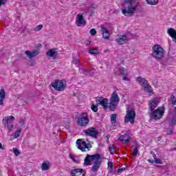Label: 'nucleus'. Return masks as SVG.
I'll list each match as a JSON object with an SVG mask.
<instances>
[{"mask_svg":"<svg viewBox=\"0 0 176 176\" xmlns=\"http://www.w3.org/2000/svg\"><path fill=\"white\" fill-rule=\"evenodd\" d=\"M155 108H157V100L156 99H153L148 104V113L150 120H160L164 115V107H158L155 110Z\"/></svg>","mask_w":176,"mask_h":176,"instance_id":"1","label":"nucleus"},{"mask_svg":"<svg viewBox=\"0 0 176 176\" xmlns=\"http://www.w3.org/2000/svg\"><path fill=\"white\" fill-rule=\"evenodd\" d=\"M124 9L122 10V13L124 16L131 17L137 11L138 4H134L133 0H124Z\"/></svg>","mask_w":176,"mask_h":176,"instance_id":"2","label":"nucleus"},{"mask_svg":"<svg viewBox=\"0 0 176 176\" xmlns=\"http://www.w3.org/2000/svg\"><path fill=\"white\" fill-rule=\"evenodd\" d=\"M152 56L156 60H162L164 57V49L160 45H155L153 47Z\"/></svg>","mask_w":176,"mask_h":176,"instance_id":"3","label":"nucleus"},{"mask_svg":"<svg viewBox=\"0 0 176 176\" xmlns=\"http://www.w3.org/2000/svg\"><path fill=\"white\" fill-rule=\"evenodd\" d=\"M137 80L141 86H142L144 91H147V93H153V89L152 87L148 83V80L146 79L142 78V76H139L137 78Z\"/></svg>","mask_w":176,"mask_h":176,"instance_id":"4","label":"nucleus"},{"mask_svg":"<svg viewBox=\"0 0 176 176\" xmlns=\"http://www.w3.org/2000/svg\"><path fill=\"white\" fill-rule=\"evenodd\" d=\"M89 116H87V113H82L77 118V123L78 126L81 127H86L87 124H89Z\"/></svg>","mask_w":176,"mask_h":176,"instance_id":"5","label":"nucleus"},{"mask_svg":"<svg viewBox=\"0 0 176 176\" xmlns=\"http://www.w3.org/2000/svg\"><path fill=\"white\" fill-rule=\"evenodd\" d=\"M51 86L56 90V91H64L65 90V84L61 80H54Z\"/></svg>","mask_w":176,"mask_h":176,"instance_id":"6","label":"nucleus"},{"mask_svg":"<svg viewBox=\"0 0 176 176\" xmlns=\"http://www.w3.org/2000/svg\"><path fill=\"white\" fill-rule=\"evenodd\" d=\"M100 159H101V155L99 153L94 155L87 154L84 161V166H91L92 160H100Z\"/></svg>","mask_w":176,"mask_h":176,"instance_id":"7","label":"nucleus"},{"mask_svg":"<svg viewBox=\"0 0 176 176\" xmlns=\"http://www.w3.org/2000/svg\"><path fill=\"white\" fill-rule=\"evenodd\" d=\"M13 122H14V117L13 116L5 117L3 119V123L10 131H13Z\"/></svg>","mask_w":176,"mask_h":176,"instance_id":"8","label":"nucleus"},{"mask_svg":"<svg viewBox=\"0 0 176 176\" xmlns=\"http://www.w3.org/2000/svg\"><path fill=\"white\" fill-rule=\"evenodd\" d=\"M135 120V111L133 109H129L126 111V114L124 117V123H134V120Z\"/></svg>","mask_w":176,"mask_h":176,"instance_id":"9","label":"nucleus"},{"mask_svg":"<svg viewBox=\"0 0 176 176\" xmlns=\"http://www.w3.org/2000/svg\"><path fill=\"white\" fill-rule=\"evenodd\" d=\"M83 133L85 135L91 137V138L97 139V137H98V131L96 130L94 127L88 128L87 130H84Z\"/></svg>","mask_w":176,"mask_h":176,"instance_id":"10","label":"nucleus"},{"mask_svg":"<svg viewBox=\"0 0 176 176\" xmlns=\"http://www.w3.org/2000/svg\"><path fill=\"white\" fill-rule=\"evenodd\" d=\"M76 145L78 146V149H80L82 152H86V149H89V145L86 142L82 140V139L77 140Z\"/></svg>","mask_w":176,"mask_h":176,"instance_id":"11","label":"nucleus"},{"mask_svg":"<svg viewBox=\"0 0 176 176\" xmlns=\"http://www.w3.org/2000/svg\"><path fill=\"white\" fill-rule=\"evenodd\" d=\"M76 24L77 27H81V25H86V20L83 16V14H78L76 17Z\"/></svg>","mask_w":176,"mask_h":176,"instance_id":"12","label":"nucleus"},{"mask_svg":"<svg viewBox=\"0 0 176 176\" xmlns=\"http://www.w3.org/2000/svg\"><path fill=\"white\" fill-rule=\"evenodd\" d=\"M96 101L98 105H101L104 109L108 108V99L102 97H97Z\"/></svg>","mask_w":176,"mask_h":176,"instance_id":"13","label":"nucleus"},{"mask_svg":"<svg viewBox=\"0 0 176 176\" xmlns=\"http://www.w3.org/2000/svg\"><path fill=\"white\" fill-rule=\"evenodd\" d=\"M82 168H76L72 169L71 170V175L72 176H85V173H83Z\"/></svg>","mask_w":176,"mask_h":176,"instance_id":"14","label":"nucleus"},{"mask_svg":"<svg viewBox=\"0 0 176 176\" xmlns=\"http://www.w3.org/2000/svg\"><path fill=\"white\" fill-rule=\"evenodd\" d=\"M25 54H26L27 57H28V58L31 59L34 58V57H36V56L39 54V50H35L33 52L25 51Z\"/></svg>","mask_w":176,"mask_h":176,"instance_id":"15","label":"nucleus"},{"mask_svg":"<svg viewBox=\"0 0 176 176\" xmlns=\"http://www.w3.org/2000/svg\"><path fill=\"white\" fill-rule=\"evenodd\" d=\"M58 54V52L56 51V49H50L47 52V56L52 57V58H54V60H56V58H57Z\"/></svg>","mask_w":176,"mask_h":176,"instance_id":"16","label":"nucleus"},{"mask_svg":"<svg viewBox=\"0 0 176 176\" xmlns=\"http://www.w3.org/2000/svg\"><path fill=\"white\" fill-rule=\"evenodd\" d=\"M100 166H101V161H100V160H96L94 162V165L91 167V171H93V173H96L98 171V168H100Z\"/></svg>","mask_w":176,"mask_h":176,"instance_id":"17","label":"nucleus"},{"mask_svg":"<svg viewBox=\"0 0 176 176\" xmlns=\"http://www.w3.org/2000/svg\"><path fill=\"white\" fill-rule=\"evenodd\" d=\"M116 42L119 43V45H123L127 42V36H126V35L119 36L118 38L116 39Z\"/></svg>","mask_w":176,"mask_h":176,"instance_id":"18","label":"nucleus"},{"mask_svg":"<svg viewBox=\"0 0 176 176\" xmlns=\"http://www.w3.org/2000/svg\"><path fill=\"white\" fill-rule=\"evenodd\" d=\"M101 32H102V38H104V39H109L111 34L107 28L102 27Z\"/></svg>","mask_w":176,"mask_h":176,"instance_id":"19","label":"nucleus"},{"mask_svg":"<svg viewBox=\"0 0 176 176\" xmlns=\"http://www.w3.org/2000/svg\"><path fill=\"white\" fill-rule=\"evenodd\" d=\"M168 35H170L173 38V41L176 42V31L174 28H169L167 31Z\"/></svg>","mask_w":176,"mask_h":176,"instance_id":"20","label":"nucleus"},{"mask_svg":"<svg viewBox=\"0 0 176 176\" xmlns=\"http://www.w3.org/2000/svg\"><path fill=\"white\" fill-rule=\"evenodd\" d=\"M6 98V92L5 89H0V105H3V100Z\"/></svg>","mask_w":176,"mask_h":176,"instance_id":"21","label":"nucleus"},{"mask_svg":"<svg viewBox=\"0 0 176 176\" xmlns=\"http://www.w3.org/2000/svg\"><path fill=\"white\" fill-rule=\"evenodd\" d=\"M119 96L118 95L116 91L113 92L111 98V101L119 104Z\"/></svg>","mask_w":176,"mask_h":176,"instance_id":"22","label":"nucleus"},{"mask_svg":"<svg viewBox=\"0 0 176 176\" xmlns=\"http://www.w3.org/2000/svg\"><path fill=\"white\" fill-rule=\"evenodd\" d=\"M129 137V133L126 132L124 133V135H122L120 137V140L122 142H130V138Z\"/></svg>","mask_w":176,"mask_h":176,"instance_id":"23","label":"nucleus"},{"mask_svg":"<svg viewBox=\"0 0 176 176\" xmlns=\"http://www.w3.org/2000/svg\"><path fill=\"white\" fill-rule=\"evenodd\" d=\"M110 118H111V123L114 126H118V121L116 120V118H118V115H116V113L111 114L110 116Z\"/></svg>","mask_w":176,"mask_h":176,"instance_id":"24","label":"nucleus"},{"mask_svg":"<svg viewBox=\"0 0 176 176\" xmlns=\"http://www.w3.org/2000/svg\"><path fill=\"white\" fill-rule=\"evenodd\" d=\"M117 107H118V103L110 101L109 107L110 111H115V109H116Z\"/></svg>","mask_w":176,"mask_h":176,"instance_id":"25","label":"nucleus"},{"mask_svg":"<svg viewBox=\"0 0 176 176\" xmlns=\"http://www.w3.org/2000/svg\"><path fill=\"white\" fill-rule=\"evenodd\" d=\"M119 73L122 76H127V69L124 67H120L119 68Z\"/></svg>","mask_w":176,"mask_h":176,"instance_id":"26","label":"nucleus"},{"mask_svg":"<svg viewBox=\"0 0 176 176\" xmlns=\"http://www.w3.org/2000/svg\"><path fill=\"white\" fill-rule=\"evenodd\" d=\"M41 168L43 171H47L50 168V166H49V163L44 162L41 164Z\"/></svg>","mask_w":176,"mask_h":176,"instance_id":"27","label":"nucleus"},{"mask_svg":"<svg viewBox=\"0 0 176 176\" xmlns=\"http://www.w3.org/2000/svg\"><path fill=\"white\" fill-rule=\"evenodd\" d=\"M88 52L89 53V54H91V55H97L98 54V49L97 48H92V49H90Z\"/></svg>","mask_w":176,"mask_h":176,"instance_id":"28","label":"nucleus"},{"mask_svg":"<svg viewBox=\"0 0 176 176\" xmlns=\"http://www.w3.org/2000/svg\"><path fill=\"white\" fill-rule=\"evenodd\" d=\"M147 3L148 5H157L159 3V0H146Z\"/></svg>","mask_w":176,"mask_h":176,"instance_id":"29","label":"nucleus"},{"mask_svg":"<svg viewBox=\"0 0 176 176\" xmlns=\"http://www.w3.org/2000/svg\"><path fill=\"white\" fill-rule=\"evenodd\" d=\"M169 102L172 104L173 105H175L176 103V99L175 96L174 95H171L169 99Z\"/></svg>","mask_w":176,"mask_h":176,"instance_id":"30","label":"nucleus"},{"mask_svg":"<svg viewBox=\"0 0 176 176\" xmlns=\"http://www.w3.org/2000/svg\"><path fill=\"white\" fill-rule=\"evenodd\" d=\"M91 109L93 112H98V104H92L91 106Z\"/></svg>","mask_w":176,"mask_h":176,"instance_id":"31","label":"nucleus"},{"mask_svg":"<svg viewBox=\"0 0 176 176\" xmlns=\"http://www.w3.org/2000/svg\"><path fill=\"white\" fill-rule=\"evenodd\" d=\"M20 134H21V129L16 130V132L14 133V138H19V137H20Z\"/></svg>","mask_w":176,"mask_h":176,"instance_id":"32","label":"nucleus"},{"mask_svg":"<svg viewBox=\"0 0 176 176\" xmlns=\"http://www.w3.org/2000/svg\"><path fill=\"white\" fill-rule=\"evenodd\" d=\"M86 12L89 13L90 16H93V14L94 13V10L91 8V7L87 8Z\"/></svg>","mask_w":176,"mask_h":176,"instance_id":"33","label":"nucleus"},{"mask_svg":"<svg viewBox=\"0 0 176 176\" xmlns=\"http://www.w3.org/2000/svg\"><path fill=\"white\" fill-rule=\"evenodd\" d=\"M133 156H137V155H138V146H136L133 148Z\"/></svg>","mask_w":176,"mask_h":176,"instance_id":"34","label":"nucleus"},{"mask_svg":"<svg viewBox=\"0 0 176 176\" xmlns=\"http://www.w3.org/2000/svg\"><path fill=\"white\" fill-rule=\"evenodd\" d=\"M155 160V164H162L163 162L162 161V160L159 159V158H154Z\"/></svg>","mask_w":176,"mask_h":176,"instance_id":"35","label":"nucleus"},{"mask_svg":"<svg viewBox=\"0 0 176 176\" xmlns=\"http://www.w3.org/2000/svg\"><path fill=\"white\" fill-rule=\"evenodd\" d=\"M13 152L15 155V156H19V155H20V151H19V149L17 148H13Z\"/></svg>","mask_w":176,"mask_h":176,"instance_id":"36","label":"nucleus"},{"mask_svg":"<svg viewBox=\"0 0 176 176\" xmlns=\"http://www.w3.org/2000/svg\"><path fill=\"white\" fill-rule=\"evenodd\" d=\"M89 34H91V35L94 36L96 35V34H97V31L96 30V29H91L89 31Z\"/></svg>","mask_w":176,"mask_h":176,"instance_id":"37","label":"nucleus"},{"mask_svg":"<svg viewBox=\"0 0 176 176\" xmlns=\"http://www.w3.org/2000/svg\"><path fill=\"white\" fill-rule=\"evenodd\" d=\"M42 27H43V25H37L35 28L34 31H41V30H42Z\"/></svg>","mask_w":176,"mask_h":176,"instance_id":"38","label":"nucleus"},{"mask_svg":"<svg viewBox=\"0 0 176 176\" xmlns=\"http://www.w3.org/2000/svg\"><path fill=\"white\" fill-rule=\"evenodd\" d=\"M81 71H82V73L84 74V75H87L88 74L90 73L89 71H87V70L85 69H82Z\"/></svg>","mask_w":176,"mask_h":176,"instance_id":"39","label":"nucleus"},{"mask_svg":"<svg viewBox=\"0 0 176 176\" xmlns=\"http://www.w3.org/2000/svg\"><path fill=\"white\" fill-rule=\"evenodd\" d=\"M69 157L70 159H72V160H73V162H74V163H76L77 160H76V159H75V157H74V155L69 154Z\"/></svg>","mask_w":176,"mask_h":176,"instance_id":"40","label":"nucleus"},{"mask_svg":"<svg viewBox=\"0 0 176 176\" xmlns=\"http://www.w3.org/2000/svg\"><path fill=\"white\" fill-rule=\"evenodd\" d=\"M109 151L110 153H113V152H115V147H113V146H110V147L109 148Z\"/></svg>","mask_w":176,"mask_h":176,"instance_id":"41","label":"nucleus"},{"mask_svg":"<svg viewBox=\"0 0 176 176\" xmlns=\"http://www.w3.org/2000/svg\"><path fill=\"white\" fill-rule=\"evenodd\" d=\"M166 133H167V135H171V134H173V130L170 129H168L166 130Z\"/></svg>","mask_w":176,"mask_h":176,"instance_id":"42","label":"nucleus"},{"mask_svg":"<svg viewBox=\"0 0 176 176\" xmlns=\"http://www.w3.org/2000/svg\"><path fill=\"white\" fill-rule=\"evenodd\" d=\"M124 170H126V168H118L117 170V173H123V171H124Z\"/></svg>","mask_w":176,"mask_h":176,"instance_id":"43","label":"nucleus"},{"mask_svg":"<svg viewBox=\"0 0 176 176\" xmlns=\"http://www.w3.org/2000/svg\"><path fill=\"white\" fill-rule=\"evenodd\" d=\"M8 2V0H0V6H2V5H5Z\"/></svg>","mask_w":176,"mask_h":176,"instance_id":"44","label":"nucleus"},{"mask_svg":"<svg viewBox=\"0 0 176 176\" xmlns=\"http://www.w3.org/2000/svg\"><path fill=\"white\" fill-rule=\"evenodd\" d=\"M89 8H91L94 10H96V9H97V5L92 4Z\"/></svg>","mask_w":176,"mask_h":176,"instance_id":"45","label":"nucleus"},{"mask_svg":"<svg viewBox=\"0 0 176 176\" xmlns=\"http://www.w3.org/2000/svg\"><path fill=\"white\" fill-rule=\"evenodd\" d=\"M78 63H79L78 59H74L73 60V64H75V65H78Z\"/></svg>","mask_w":176,"mask_h":176,"instance_id":"46","label":"nucleus"},{"mask_svg":"<svg viewBox=\"0 0 176 176\" xmlns=\"http://www.w3.org/2000/svg\"><path fill=\"white\" fill-rule=\"evenodd\" d=\"M108 167H110L111 168H112V167H113V163H112V162H109Z\"/></svg>","mask_w":176,"mask_h":176,"instance_id":"47","label":"nucleus"},{"mask_svg":"<svg viewBox=\"0 0 176 176\" xmlns=\"http://www.w3.org/2000/svg\"><path fill=\"white\" fill-rule=\"evenodd\" d=\"M19 124H21V126H24V124H25V122L24 120H21L19 121Z\"/></svg>","mask_w":176,"mask_h":176,"instance_id":"48","label":"nucleus"},{"mask_svg":"<svg viewBox=\"0 0 176 176\" xmlns=\"http://www.w3.org/2000/svg\"><path fill=\"white\" fill-rule=\"evenodd\" d=\"M90 43H91V41H89V40H87L85 41V45L86 46H89V45H90Z\"/></svg>","mask_w":176,"mask_h":176,"instance_id":"49","label":"nucleus"},{"mask_svg":"<svg viewBox=\"0 0 176 176\" xmlns=\"http://www.w3.org/2000/svg\"><path fill=\"white\" fill-rule=\"evenodd\" d=\"M151 154L153 155V159H156V154H155V152L151 151Z\"/></svg>","mask_w":176,"mask_h":176,"instance_id":"50","label":"nucleus"},{"mask_svg":"<svg viewBox=\"0 0 176 176\" xmlns=\"http://www.w3.org/2000/svg\"><path fill=\"white\" fill-rule=\"evenodd\" d=\"M122 80H129V79L127 78V76H124Z\"/></svg>","mask_w":176,"mask_h":176,"instance_id":"51","label":"nucleus"},{"mask_svg":"<svg viewBox=\"0 0 176 176\" xmlns=\"http://www.w3.org/2000/svg\"><path fill=\"white\" fill-rule=\"evenodd\" d=\"M147 162H148V163H151L152 164L155 163V160H148Z\"/></svg>","mask_w":176,"mask_h":176,"instance_id":"52","label":"nucleus"},{"mask_svg":"<svg viewBox=\"0 0 176 176\" xmlns=\"http://www.w3.org/2000/svg\"><path fill=\"white\" fill-rule=\"evenodd\" d=\"M0 149H2V151H3V149H5V148H3V146H2L1 143H0Z\"/></svg>","mask_w":176,"mask_h":176,"instance_id":"53","label":"nucleus"},{"mask_svg":"<svg viewBox=\"0 0 176 176\" xmlns=\"http://www.w3.org/2000/svg\"><path fill=\"white\" fill-rule=\"evenodd\" d=\"M30 67H34V63H31L30 64Z\"/></svg>","mask_w":176,"mask_h":176,"instance_id":"54","label":"nucleus"},{"mask_svg":"<svg viewBox=\"0 0 176 176\" xmlns=\"http://www.w3.org/2000/svg\"><path fill=\"white\" fill-rule=\"evenodd\" d=\"M110 173H113V170H110Z\"/></svg>","mask_w":176,"mask_h":176,"instance_id":"55","label":"nucleus"},{"mask_svg":"<svg viewBox=\"0 0 176 176\" xmlns=\"http://www.w3.org/2000/svg\"><path fill=\"white\" fill-rule=\"evenodd\" d=\"M159 140H162V138L159 137Z\"/></svg>","mask_w":176,"mask_h":176,"instance_id":"56","label":"nucleus"}]
</instances>
